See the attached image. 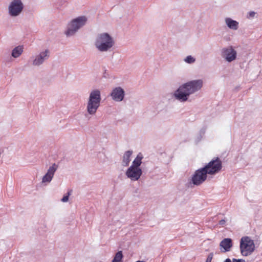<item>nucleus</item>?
Masks as SVG:
<instances>
[{"label":"nucleus","instance_id":"nucleus-5","mask_svg":"<svg viewBox=\"0 0 262 262\" xmlns=\"http://www.w3.org/2000/svg\"><path fill=\"white\" fill-rule=\"evenodd\" d=\"M255 244L250 237L245 236L240 239L239 249L241 254L244 256L250 255L255 250Z\"/></svg>","mask_w":262,"mask_h":262},{"label":"nucleus","instance_id":"nucleus-14","mask_svg":"<svg viewBox=\"0 0 262 262\" xmlns=\"http://www.w3.org/2000/svg\"><path fill=\"white\" fill-rule=\"evenodd\" d=\"M225 23L226 26L231 30L236 31L239 28V22L230 17H225Z\"/></svg>","mask_w":262,"mask_h":262},{"label":"nucleus","instance_id":"nucleus-17","mask_svg":"<svg viewBox=\"0 0 262 262\" xmlns=\"http://www.w3.org/2000/svg\"><path fill=\"white\" fill-rule=\"evenodd\" d=\"M132 151L130 150L126 151L124 153L122 159V163L124 166H127L129 165L130 161V158L132 155Z\"/></svg>","mask_w":262,"mask_h":262},{"label":"nucleus","instance_id":"nucleus-23","mask_svg":"<svg viewBox=\"0 0 262 262\" xmlns=\"http://www.w3.org/2000/svg\"><path fill=\"white\" fill-rule=\"evenodd\" d=\"M233 261L235 262H245V260L243 259H235L233 258Z\"/></svg>","mask_w":262,"mask_h":262},{"label":"nucleus","instance_id":"nucleus-22","mask_svg":"<svg viewBox=\"0 0 262 262\" xmlns=\"http://www.w3.org/2000/svg\"><path fill=\"white\" fill-rule=\"evenodd\" d=\"M255 15V12H254V11H250L248 13L247 17L248 18H252V17H254Z\"/></svg>","mask_w":262,"mask_h":262},{"label":"nucleus","instance_id":"nucleus-24","mask_svg":"<svg viewBox=\"0 0 262 262\" xmlns=\"http://www.w3.org/2000/svg\"><path fill=\"white\" fill-rule=\"evenodd\" d=\"M226 221L225 220H221L219 222V224L222 226H224L225 224Z\"/></svg>","mask_w":262,"mask_h":262},{"label":"nucleus","instance_id":"nucleus-16","mask_svg":"<svg viewBox=\"0 0 262 262\" xmlns=\"http://www.w3.org/2000/svg\"><path fill=\"white\" fill-rule=\"evenodd\" d=\"M100 105L88 100L86 104L87 113L90 115H95Z\"/></svg>","mask_w":262,"mask_h":262},{"label":"nucleus","instance_id":"nucleus-1","mask_svg":"<svg viewBox=\"0 0 262 262\" xmlns=\"http://www.w3.org/2000/svg\"><path fill=\"white\" fill-rule=\"evenodd\" d=\"M203 85L202 79L193 80L184 83L174 92V98L180 102H186L190 95L200 91Z\"/></svg>","mask_w":262,"mask_h":262},{"label":"nucleus","instance_id":"nucleus-21","mask_svg":"<svg viewBox=\"0 0 262 262\" xmlns=\"http://www.w3.org/2000/svg\"><path fill=\"white\" fill-rule=\"evenodd\" d=\"M72 190H70L68 192L66 195H64L61 199V201L62 202H67L69 200V196L71 195Z\"/></svg>","mask_w":262,"mask_h":262},{"label":"nucleus","instance_id":"nucleus-7","mask_svg":"<svg viewBox=\"0 0 262 262\" xmlns=\"http://www.w3.org/2000/svg\"><path fill=\"white\" fill-rule=\"evenodd\" d=\"M221 56L226 61L231 62L237 59V53L233 46H228L221 50Z\"/></svg>","mask_w":262,"mask_h":262},{"label":"nucleus","instance_id":"nucleus-3","mask_svg":"<svg viewBox=\"0 0 262 262\" xmlns=\"http://www.w3.org/2000/svg\"><path fill=\"white\" fill-rule=\"evenodd\" d=\"M142 155L139 153L133 161L132 165L126 170L125 175L132 181H138L142 173L140 166L142 163Z\"/></svg>","mask_w":262,"mask_h":262},{"label":"nucleus","instance_id":"nucleus-19","mask_svg":"<svg viewBox=\"0 0 262 262\" xmlns=\"http://www.w3.org/2000/svg\"><path fill=\"white\" fill-rule=\"evenodd\" d=\"M123 253L121 251L117 252L112 260V262H123Z\"/></svg>","mask_w":262,"mask_h":262},{"label":"nucleus","instance_id":"nucleus-6","mask_svg":"<svg viewBox=\"0 0 262 262\" xmlns=\"http://www.w3.org/2000/svg\"><path fill=\"white\" fill-rule=\"evenodd\" d=\"M203 168L206 171L208 174H215L222 169V161L219 158H215L203 167Z\"/></svg>","mask_w":262,"mask_h":262},{"label":"nucleus","instance_id":"nucleus-12","mask_svg":"<svg viewBox=\"0 0 262 262\" xmlns=\"http://www.w3.org/2000/svg\"><path fill=\"white\" fill-rule=\"evenodd\" d=\"M58 166L55 164H53L49 167L46 173L43 176L41 182L42 183H49L52 180L54 174L57 170Z\"/></svg>","mask_w":262,"mask_h":262},{"label":"nucleus","instance_id":"nucleus-8","mask_svg":"<svg viewBox=\"0 0 262 262\" xmlns=\"http://www.w3.org/2000/svg\"><path fill=\"white\" fill-rule=\"evenodd\" d=\"M24 7L21 0H12L8 8V13L11 17L18 16L21 13Z\"/></svg>","mask_w":262,"mask_h":262},{"label":"nucleus","instance_id":"nucleus-26","mask_svg":"<svg viewBox=\"0 0 262 262\" xmlns=\"http://www.w3.org/2000/svg\"><path fill=\"white\" fill-rule=\"evenodd\" d=\"M224 262H232L231 259L230 258H227ZM232 262H235V261H233Z\"/></svg>","mask_w":262,"mask_h":262},{"label":"nucleus","instance_id":"nucleus-4","mask_svg":"<svg viewBox=\"0 0 262 262\" xmlns=\"http://www.w3.org/2000/svg\"><path fill=\"white\" fill-rule=\"evenodd\" d=\"M88 18L84 15L73 19L68 24L65 34L68 37L75 35L79 29L86 24Z\"/></svg>","mask_w":262,"mask_h":262},{"label":"nucleus","instance_id":"nucleus-9","mask_svg":"<svg viewBox=\"0 0 262 262\" xmlns=\"http://www.w3.org/2000/svg\"><path fill=\"white\" fill-rule=\"evenodd\" d=\"M50 50L44 49L32 57L33 59L32 64L35 67H39L50 58Z\"/></svg>","mask_w":262,"mask_h":262},{"label":"nucleus","instance_id":"nucleus-20","mask_svg":"<svg viewBox=\"0 0 262 262\" xmlns=\"http://www.w3.org/2000/svg\"><path fill=\"white\" fill-rule=\"evenodd\" d=\"M184 61L187 63L192 64L195 62V58L191 55H188L184 58Z\"/></svg>","mask_w":262,"mask_h":262},{"label":"nucleus","instance_id":"nucleus-11","mask_svg":"<svg viewBox=\"0 0 262 262\" xmlns=\"http://www.w3.org/2000/svg\"><path fill=\"white\" fill-rule=\"evenodd\" d=\"M110 95L114 101L121 102L124 99L125 91L120 86L116 87L113 89Z\"/></svg>","mask_w":262,"mask_h":262},{"label":"nucleus","instance_id":"nucleus-18","mask_svg":"<svg viewBox=\"0 0 262 262\" xmlns=\"http://www.w3.org/2000/svg\"><path fill=\"white\" fill-rule=\"evenodd\" d=\"M23 52V47L20 46H18L14 48L11 53V55L13 57L16 58L19 57Z\"/></svg>","mask_w":262,"mask_h":262},{"label":"nucleus","instance_id":"nucleus-13","mask_svg":"<svg viewBox=\"0 0 262 262\" xmlns=\"http://www.w3.org/2000/svg\"><path fill=\"white\" fill-rule=\"evenodd\" d=\"M88 100L100 105L101 100L100 91L98 89L92 90L90 93Z\"/></svg>","mask_w":262,"mask_h":262},{"label":"nucleus","instance_id":"nucleus-15","mask_svg":"<svg viewBox=\"0 0 262 262\" xmlns=\"http://www.w3.org/2000/svg\"><path fill=\"white\" fill-rule=\"evenodd\" d=\"M232 246V241L230 238H224L220 244V246L224 249V252L230 251Z\"/></svg>","mask_w":262,"mask_h":262},{"label":"nucleus","instance_id":"nucleus-2","mask_svg":"<svg viewBox=\"0 0 262 262\" xmlns=\"http://www.w3.org/2000/svg\"><path fill=\"white\" fill-rule=\"evenodd\" d=\"M115 45L113 38L107 33L98 34L96 37L94 46L100 52L111 51Z\"/></svg>","mask_w":262,"mask_h":262},{"label":"nucleus","instance_id":"nucleus-25","mask_svg":"<svg viewBox=\"0 0 262 262\" xmlns=\"http://www.w3.org/2000/svg\"><path fill=\"white\" fill-rule=\"evenodd\" d=\"M211 259H212V256H208V257H207V258L206 260V262H211Z\"/></svg>","mask_w":262,"mask_h":262},{"label":"nucleus","instance_id":"nucleus-10","mask_svg":"<svg viewBox=\"0 0 262 262\" xmlns=\"http://www.w3.org/2000/svg\"><path fill=\"white\" fill-rule=\"evenodd\" d=\"M207 173L203 167L196 170L191 177V182L194 185L202 184L207 179Z\"/></svg>","mask_w":262,"mask_h":262}]
</instances>
